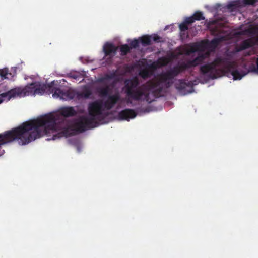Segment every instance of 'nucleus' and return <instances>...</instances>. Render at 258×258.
I'll return each mask as SVG.
<instances>
[{"mask_svg":"<svg viewBox=\"0 0 258 258\" xmlns=\"http://www.w3.org/2000/svg\"><path fill=\"white\" fill-rule=\"evenodd\" d=\"M221 39L218 38H215L211 41V44L214 47H216L220 42Z\"/></svg>","mask_w":258,"mask_h":258,"instance_id":"nucleus-20","label":"nucleus"},{"mask_svg":"<svg viewBox=\"0 0 258 258\" xmlns=\"http://www.w3.org/2000/svg\"><path fill=\"white\" fill-rule=\"evenodd\" d=\"M199 45H195L194 47H193L192 48V52H194V51H195L197 50L198 49H199V48H198V47H199Z\"/></svg>","mask_w":258,"mask_h":258,"instance_id":"nucleus-27","label":"nucleus"},{"mask_svg":"<svg viewBox=\"0 0 258 258\" xmlns=\"http://www.w3.org/2000/svg\"><path fill=\"white\" fill-rule=\"evenodd\" d=\"M255 29L257 31V35H256L255 39H256V41L258 42V28H256Z\"/></svg>","mask_w":258,"mask_h":258,"instance_id":"nucleus-28","label":"nucleus"},{"mask_svg":"<svg viewBox=\"0 0 258 258\" xmlns=\"http://www.w3.org/2000/svg\"><path fill=\"white\" fill-rule=\"evenodd\" d=\"M179 27L181 32H184L188 29L187 24L185 22L181 23Z\"/></svg>","mask_w":258,"mask_h":258,"instance_id":"nucleus-19","label":"nucleus"},{"mask_svg":"<svg viewBox=\"0 0 258 258\" xmlns=\"http://www.w3.org/2000/svg\"><path fill=\"white\" fill-rule=\"evenodd\" d=\"M195 21V19H194V17H193V16H191V17H187L185 19L184 22L187 24H191L192 23H193Z\"/></svg>","mask_w":258,"mask_h":258,"instance_id":"nucleus-22","label":"nucleus"},{"mask_svg":"<svg viewBox=\"0 0 258 258\" xmlns=\"http://www.w3.org/2000/svg\"><path fill=\"white\" fill-rule=\"evenodd\" d=\"M141 75L144 77L148 76L149 72L148 70H144L141 72Z\"/></svg>","mask_w":258,"mask_h":258,"instance_id":"nucleus-25","label":"nucleus"},{"mask_svg":"<svg viewBox=\"0 0 258 258\" xmlns=\"http://www.w3.org/2000/svg\"><path fill=\"white\" fill-rule=\"evenodd\" d=\"M137 116L136 112L132 109H125L118 113V117L121 120H129Z\"/></svg>","mask_w":258,"mask_h":258,"instance_id":"nucleus-8","label":"nucleus"},{"mask_svg":"<svg viewBox=\"0 0 258 258\" xmlns=\"http://www.w3.org/2000/svg\"><path fill=\"white\" fill-rule=\"evenodd\" d=\"M109 92V89L108 87H106L105 88H103L100 90V93L103 96H107Z\"/></svg>","mask_w":258,"mask_h":258,"instance_id":"nucleus-23","label":"nucleus"},{"mask_svg":"<svg viewBox=\"0 0 258 258\" xmlns=\"http://www.w3.org/2000/svg\"><path fill=\"white\" fill-rule=\"evenodd\" d=\"M205 59L203 54L198 55L192 60L183 62L172 69L159 74L155 81H151L140 85L137 77L126 79L124 81L123 90L125 94L126 102L132 103L133 101H146L149 103L154 101V92H161L163 87L168 88L173 83V79L180 73L188 69L201 64Z\"/></svg>","mask_w":258,"mask_h":258,"instance_id":"nucleus-2","label":"nucleus"},{"mask_svg":"<svg viewBox=\"0 0 258 258\" xmlns=\"http://www.w3.org/2000/svg\"><path fill=\"white\" fill-rule=\"evenodd\" d=\"M69 77L71 78H73L78 80L82 78L81 74L78 72L70 73L69 74Z\"/></svg>","mask_w":258,"mask_h":258,"instance_id":"nucleus-16","label":"nucleus"},{"mask_svg":"<svg viewBox=\"0 0 258 258\" xmlns=\"http://www.w3.org/2000/svg\"><path fill=\"white\" fill-rule=\"evenodd\" d=\"M9 75L10 76L11 78L12 77L11 73H9L8 68L0 69V76L3 79H9L10 78Z\"/></svg>","mask_w":258,"mask_h":258,"instance_id":"nucleus-13","label":"nucleus"},{"mask_svg":"<svg viewBox=\"0 0 258 258\" xmlns=\"http://www.w3.org/2000/svg\"><path fill=\"white\" fill-rule=\"evenodd\" d=\"M140 43L143 46H146L151 44V36L145 35L139 38Z\"/></svg>","mask_w":258,"mask_h":258,"instance_id":"nucleus-12","label":"nucleus"},{"mask_svg":"<svg viewBox=\"0 0 258 258\" xmlns=\"http://www.w3.org/2000/svg\"><path fill=\"white\" fill-rule=\"evenodd\" d=\"M60 114L66 117L74 116L76 114V111L73 107H65L59 110Z\"/></svg>","mask_w":258,"mask_h":258,"instance_id":"nucleus-10","label":"nucleus"},{"mask_svg":"<svg viewBox=\"0 0 258 258\" xmlns=\"http://www.w3.org/2000/svg\"><path fill=\"white\" fill-rule=\"evenodd\" d=\"M255 44L252 39H246L242 41L234 49L226 54L225 57H217L214 61L200 67V72L205 74L209 73L211 79H216L223 73H230L234 80L241 79L244 74L240 73L237 69V63L231 60L233 56L242 50L252 47Z\"/></svg>","mask_w":258,"mask_h":258,"instance_id":"nucleus-3","label":"nucleus"},{"mask_svg":"<svg viewBox=\"0 0 258 258\" xmlns=\"http://www.w3.org/2000/svg\"><path fill=\"white\" fill-rule=\"evenodd\" d=\"M140 43V41L139 40V39H134L130 43V45L131 46V48H136L138 47Z\"/></svg>","mask_w":258,"mask_h":258,"instance_id":"nucleus-18","label":"nucleus"},{"mask_svg":"<svg viewBox=\"0 0 258 258\" xmlns=\"http://www.w3.org/2000/svg\"><path fill=\"white\" fill-rule=\"evenodd\" d=\"M256 66L251 65L249 67V70L251 72H255L258 74V58L256 59Z\"/></svg>","mask_w":258,"mask_h":258,"instance_id":"nucleus-21","label":"nucleus"},{"mask_svg":"<svg viewBox=\"0 0 258 258\" xmlns=\"http://www.w3.org/2000/svg\"><path fill=\"white\" fill-rule=\"evenodd\" d=\"M240 7H242L240 0L233 1L228 4L226 6V8L230 11H233Z\"/></svg>","mask_w":258,"mask_h":258,"instance_id":"nucleus-11","label":"nucleus"},{"mask_svg":"<svg viewBox=\"0 0 258 258\" xmlns=\"http://www.w3.org/2000/svg\"><path fill=\"white\" fill-rule=\"evenodd\" d=\"M51 92L52 96L55 98H59L63 100H70L74 99L76 96V93L72 90L64 91L59 88H53Z\"/></svg>","mask_w":258,"mask_h":258,"instance_id":"nucleus-6","label":"nucleus"},{"mask_svg":"<svg viewBox=\"0 0 258 258\" xmlns=\"http://www.w3.org/2000/svg\"><path fill=\"white\" fill-rule=\"evenodd\" d=\"M257 0H240L242 7L246 6L247 5H253Z\"/></svg>","mask_w":258,"mask_h":258,"instance_id":"nucleus-17","label":"nucleus"},{"mask_svg":"<svg viewBox=\"0 0 258 258\" xmlns=\"http://www.w3.org/2000/svg\"><path fill=\"white\" fill-rule=\"evenodd\" d=\"M117 50V47L109 42L106 43L103 48L105 56H109L110 58H112L115 55Z\"/></svg>","mask_w":258,"mask_h":258,"instance_id":"nucleus-7","label":"nucleus"},{"mask_svg":"<svg viewBox=\"0 0 258 258\" xmlns=\"http://www.w3.org/2000/svg\"><path fill=\"white\" fill-rule=\"evenodd\" d=\"M119 100V96L117 95H112L109 96L107 99L103 103V108H105L107 110L111 109ZM104 109H103V111Z\"/></svg>","mask_w":258,"mask_h":258,"instance_id":"nucleus-9","label":"nucleus"},{"mask_svg":"<svg viewBox=\"0 0 258 258\" xmlns=\"http://www.w3.org/2000/svg\"><path fill=\"white\" fill-rule=\"evenodd\" d=\"M131 48L127 44L122 45L120 47V51L122 55H126L130 51Z\"/></svg>","mask_w":258,"mask_h":258,"instance_id":"nucleus-14","label":"nucleus"},{"mask_svg":"<svg viewBox=\"0 0 258 258\" xmlns=\"http://www.w3.org/2000/svg\"><path fill=\"white\" fill-rule=\"evenodd\" d=\"M152 38V37H151ZM153 40L155 42H159L161 41V38L157 34H154L152 36Z\"/></svg>","mask_w":258,"mask_h":258,"instance_id":"nucleus-24","label":"nucleus"},{"mask_svg":"<svg viewBox=\"0 0 258 258\" xmlns=\"http://www.w3.org/2000/svg\"><path fill=\"white\" fill-rule=\"evenodd\" d=\"M115 76V74L114 73L110 74L109 75H107V78L108 79H113Z\"/></svg>","mask_w":258,"mask_h":258,"instance_id":"nucleus-26","label":"nucleus"},{"mask_svg":"<svg viewBox=\"0 0 258 258\" xmlns=\"http://www.w3.org/2000/svg\"><path fill=\"white\" fill-rule=\"evenodd\" d=\"M194 85L191 81L186 82L185 79H179L175 83V87L180 94L185 95L193 92Z\"/></svg>","mask_w":258,"mask_h":258,"instance_id":"nucleus-5","label":"nucleus"},{"mask_svg":"<svg viewBox=\"0 0 258 258\" xmlns=\"http://www.w3.org/2000/svg\"><path fill=\"white\" fill-rule=\"evenodd\" d=\"M193 17H194L195 20L200 21L205 20V18L203 16V14L202 12L196 11L194 14Z\"/></svg>","mask_w":258,"mask_h":258,"instance_id":"nucleus-15","label":"nucleus"},{"mask_svg":"<svg viewBox=\"0 0 258 258\" xmlns=\"http://www.w3.org/2000/svg\"><path fill=\"white\" fill-rule=\"evenodd\" d=\"M53 87L50 85L41 84L38 82H34L25 87H16L0 94V104L4 101H9L11 98L30 95H43L48 92L52 93Z\"/></svg>","mask_w":258,"mask_h":258,"instance_id":"nucleus-4","label":"nucleus"},{"mask_svg":"<svg viewBox=\"0 0 258 258\" xmlns=\"http://www.w3.org/2000/svg\"><path fill=\"white\" fill-rule=\"evenodd\" d=\"M88 116H83L79 122L74 125L63 127L58 133L59 116L49 113L36 119L26 121L17 127L0 134V156L5 151L2 145L14 141H17L19 145H26L41 136L48 133H53L52 140L62 137H69L83 132L87 129L98 126L99 122L102 121L105 114L103 112V104L100 101H96L88 106Z\"/></svg>","mask_w":258,"mask_h":258,"instance_id":"nucleus-1","label":"nucleus"}]
</instances>
